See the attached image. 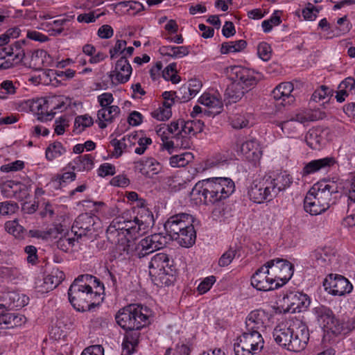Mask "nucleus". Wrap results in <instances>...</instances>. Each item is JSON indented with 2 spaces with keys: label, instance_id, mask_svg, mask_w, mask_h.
<instances>
[{
  "label": "nucleus",
  "instance_id": "f257e3e1",
  "mask_svg": "<svg viewBox=\"0 0 355 355\" xmlns=\"http://www.w3.org/2000/svg\"><path fill=\"white\" fill-rule=\"evenodd\" d=\"M272 336L283 349L299 352L308 344L309 330L302 320L295 318L279 323L273 330Z\"/></svg>",
  "mask_w": 355,
  "mask_h": 355
},
{
  "label": "nucleus",
  "instance_id": "f03ea898",
  "mask_svg": "<svg viewBox=\"0 0 355 355\" xmlns=\"http://www.w3.org/2000/svg\"><path fill=\"white\" fill-rule=\"evenodd\" d=\"M234 189V182L230 178H211L197 182L191 198L196 203L214 204L228 198Z\"/></svg>",
  "mask_w": 355,
  "mask_h": 355
},
{
  "label": "nucleus",
  "instance_id": "7ed1b4c3",
  "mask_svg": "<svg viewBox=\"0 0 355 355\" xmlns=\"http://www.w3.org/2000/svg\"><path fill=\"white\" fill-rule=\"evenodd\" d=\"M293 178L288 174L279 173L274 177L266 175L254 180L248 189V196L255 203L270 201L281 191L291 187Z\"/></svg>",
  "mask_w": 355,
  "mask_h": 355
},
{
  "label": "nucleus",
  "instance_id": "20e7f679",
  "mask_svg": "<svg viewBox=\"0 0 355 355\" xmlns=\"http://www.w3.org/2000/svg\"><path fill=\"white\" fill-rule=\"evenodd\" d=\"M88 274L79 275L68 291L69 300L73 307L78 311H90L99 305L103 297L98 291H94L91 285L85 284Z\"/></svg>",
  "mask_w": 355,
  "mask_h": 355
},
{
  "label": "nucleus",
  "instance_id": "39448f33",
  "mask_svg": "<svg viewBox=\"0 0 355 355\" xmlns=\"http://www.w3.org/2000/svg\"><path fill=\"white\" fill-rule=\"evenodd\" d=\"M232 73L235 76V82L227 87L225 95L230 103H236L241 99L246 92L257 84V73L253 70L241 66H234L232 69Z\"/></svg>",
  "mask_w": 355,
  "mask_h": 355
},
{
  "label": "nucleus",
  "instance_id": "423d86ee",
  "mask_svg": "<svg viewBox=\"0 0 355 355\" xmlns=\"http://www.w3.org/2000/svg\"><path fill=\"white\" fill-rule=\"evenodd\" d=\"M142 310L139 305L126 306L116 313V322L124 330L141 329L149 323L148 316Z\"/></svg>",
  "mask_w": 355,
  "mask_h": 355
},
{
  "label": "nucleus",
  "instance_id": "0eeeda50",
  "mask_svg": "<svg viewBox=\"0 0 355 355\" xmlns=\"http://www.w3.org/2000/svg\"><path fill=\"white\" fill-rule=\"evenodd\" d=\"M234 345L235 355H257L263 348L264 340L261 333L246 329Z\"/></svg>",
  "mask_w": 355,
  "mask_h": 355
},
{
  "label": "nucleus",
  "instance_id": "6e6552de",
  "mask_svg": "<svg viewBox=\"0 0 355 355\" xmlns=\"http://www.w3.org/2000/svg\"><path fill=\"white\" fill-rule=\"evenodd\" d=\"M341 189V184L334 180H322L313 186L309 191L313 193L318 199L321 200L329 209L330 206L336 202L337 195Z\"/></svg>",
  "mask_w": 355,
  "mask_h": 355
},
{
  "label": "nucleus",
  "instance_id": "1a4fd4ad",
  "mask_svg": "<svg viewBox=\"0 0 355 355\" xmlns=\"http://www.w3.org/2000/svg\"><path fill=\"white\" fill-rule=\"evenodd\" d=\"M268 264L270 265V276L279 288L286 284L293 275L294 266L286 259H272L268 261Z\"/></svg>",
  "mask_w": 355,
  "mask_h": 355
},
{
  "label": "nucleus",
  "instance_id": "9d476101",
  "mask_svg": "<svg viewBox=\"0 0 355 355\" xmlns=\"http://www.w3.org/2000/svg\"><path fill=\"white\" fill-rule=\"evenodd\" d=\"M324 331V339L331 341L336 337L345 336L355 329V318H352L347 321H341L336 316L323 326Z\"/></svg>",
  "mask_w": 355,
  "mask_h": 355
},
{
  "label": "nucleus",
  "instance_id": "9b49d317",
  "mask_svg": "<svg viewBox=\"0 0 355 355\" xmlns=\"http://www.w3.org/2000/svg\"><path fill=\"white\" fill-rule=\"evenodd\" d=\"M98 218L90 213L80 214L73 222L71 232L77 236V239L83 236L92 238L96 232L95 225Z\"/></svg>",
  "mask_w": 355,
  "mask_h": 355
},
{
  "label": "nucleus",
  "instance_id": "f8f14e48",
  "mask_svg": "<svg viewBox=\"0 0 355 355\" xmlns=\"http://www.w3.org/2000/svg\"><path fill=\"white\" fill-rule=\"evenodd\" d=\"M323 286L325 290L332 295L342 296L349 293L353 286L344 276L337 274H330L325 278Z\"/></svg>",
  "mask_w": 355,
  "mask_h": 355
},
{
  "label": "nucleus",
  "instance_id": "ddd939ff",
  "mask_svg": "<svg viewBox=\"0 0 355 355\" xmlns=\"http://www.w3.org/2000/svg\"><path fill=\"white\" fill-rule=\"evenodd\" d=\"M252 286L259 291H268L279 288L278 284H275L274 278L270 276V265L266 262L263 266L257 270L251 277Z\"/></svg>",
  "mask_w": 355,
  "mask_h": 355
},
{
  "label": "nucleus",
  "instance_id": "4468645a",
  "mask_svg": "<svg viewBox=\"0 0 355 355\" xmlns=\"http://www.w3.org/2000/svg\"><path fill=\"white\" fill-rule=\"evenodd\" d=\"M269 319V314L264 310L252 311L245 319V328L248 331H254L261 334L266 330Z\"/></svg>",
  "mask_w": 355,
  "mask_h": 355
},
{
  "label": "nucleus",
  "instance_id": "2eb2a0df",
  "mask_svg": "<svg viewBox=\"0 0 355 355\" xmlns=\"http://www.w3.org/2000/svg\"><path fill=\"white\" fill-rule=\"evenodd\" d=\"M326 117V113L319 109L306 110L295 114L291 120L284 121L281 123L283 131L288 130L295 121L300 123H305L310 121H315L323 119Z\"/></svg>",
  "mask_w": 355,
  "mask_h": 355
},
{
  "label": "nucleus",
  "instance_id": "dca6fc26",
  "mask_svg": "<svg viewBox=\"0 0 355 355\" xmlns=\"http://www.w3.org/2000/svg\"><path fill=\"white\" fill-rule=\"evenodd\" d=\"M26 322V318L19 313L11 312L5 305L0 304V327L6 325V329L20 327Z\"/></svg>",
  "mask_w": 355,
  "mask_h": 355
},
{
  "label": "nucleus",
  "instance_id": "f3484780",
  "mask_svg": "<svg viewBox=\"0 0 355 355\" xmlns=\"http://www.w3.org/2000/svg\"><path fill=\"white\" fill-rule=\"evenodd\" d=\"M161 169L160 163L153 157H147L134 162L135 171L140 173L146 178H151Z\"/></svg>",
  "mask_w": 355,
  "mask_h": 355
},
{
  "label": "nucleus",
  "instance_id": "a211bd4d",
  "mask_svg": "<svg viewBox=\"0 0 355 355\" xmlns=\"http://www.w3.org/2000/svg\"><path fill=\"white\" fill-rule=\"evenodd\" d=\"M288 311L292 313L302 312L310 305L311 301L306 294L301 292L290 293L286 295Z\"/></svg>",
  "mask_w": 355,
  "mask_h": 355
},
{
  "label": "nucleus",
  "instance_id": "6ab92c4d",
  "mask_svg": "<svg viewBox=\"0 0 355 355\" xmlns=\"http://www.w3.org/2000/svg\"><path fill=\"white\" fill-rule=\"evenodd\" d=\"M293 85L290 82L282 83L277 85L272 92V96L275 101L282 100L283 105L292 104L295 98L292 94Z\"/></svg>",
  "mask_w": 355,
  "mask_h": 355
},
{
  "label": "nucleus",
  "instance_id": "aec40b11",
  "mask_svg": "<svg viewBox=\"0 0 355 355\" xmlns=\"http://www.w3.org/2000/svg\"><path fill=\"white\" fill-rule=\"evenodd\" d=\"M139 223L136 221L135 216L133 220H123V222H114L113 221L111 225L108 227L107 233L110 235L117 234L119 235V230L125 231L128 234H135L139 233L142 230L139 225Z\"/></svg>",
  "mask_w": 355,
  "mask_h": 355
},
{
  "label": "nucleus",
  "instance_id": "412c9836",
  "mask_svg": "<svg viewBox=\"0 0 355 355\" xmlns=\"http://www.w3.org/2000/svg\"><path fill=\"white\" fill-rule=\"evenodd\" d=\"M132 67L125 56H121L117 60L114 71H112L110 77L115 76V79L118 83L123 84L128 82L132 73Z\"/></svg>",
  "mask_w": 355,
  "mask_h": 355
},
{
  "label": "nucleus",
  "instance_id": "4be33fe9",
  "mask_svg": "<svg viewBox=\"0 0 355 355\" xmlns=\"http://www.w3.org/2000/svg\"><path fill=\"white\" fill-rule=\"evenodd\" d=\"M122 343V355H131L137 351L141 336L140 329H126Z\"/></svg>",
  "mask_w": 355,
  "mask_h": 355
},
{
  "label": "nucleus",
  "instance_id": "5701e85b",
  "mask_svg": "<svg viewBox=\"0 0 355 355\" xmlns=\"http://www.w3.org/2000/svg\"><path fill=\"white\" fill-rule=\"evenodd\" d=\"M172 266L168 254L157 253L152 257L149 263L150 274L156 275L162 271L173 272Z\"/></svg>",
  "mask_w": 355,
  "mask_h": 355
},
{
  "label": "nucleus",
  "instance_id": "b1692460",
  "mask_svg": "<svg viewBox=\"0 0 355 355\" xmlns=\"http://www.w3.org/2000/svg\"><path fill=\"white\" fill-rule=\"evenodd\" d=\"M145 200L140 199L137 205V211L136 221L139 223L142 230L154 225V216L152 211L145 206Z\"/></svg>",
  "mask_w": 355,
  "mask_h": 355
},
{
  "label": "nucleus",
  "instance_id": "393cba45",
  "mask_svg": "<svg viewBox=\"0 0 355 355\" xmlns=\"http://www.w3.org/2000/svg\"><path fill=\"white\" fill-rule=\"evenodd\" d=\"M50 105H53V101L45 98L38 99L33 107L37 110V119L40 121H51L55 116V112L53 109L49 111Z\"/></svg>",
  "mask_w": 355,
  "mask_h": 355
},
{
  "label": "nucleus",
  "instance_id": "a878e982",
  "mask_svg": "<svg viewBox=\"0 0 355 355\" xmlns=\"http://www.w3.org/2000/svg\"><path fill=\"white\" fill-rule=\"evenodd\" d=\"M304 210L311 215H318L324 212L328 208L321 200L311 192L308 191L304 200Z\"/></svg>",
  "mask_w": 355,
  "mask_h": 355
},
{
  "label": "nucleus",
  "instance_id": "bb28decb",
  "mask_svg": "<svg viewBox=\"0 0 355 355\" xmlns=\"http://www.w3.org/2000/svg\"><path fill=\"white\" fill-rule=\"evenodd\" d=\"M120 114V108L117 105L100 109L97 112L98 126L101 129L107 127V123L113 122L116 116Z\"/></svg>",
  "mask_w": 355,
  "mask_h": 355
},
{
  "label": "nucleus",
  "instance_id": "cd10ccee",
  "mask_svg": "<svg viewBox=\"0 0 355 355\" xmlns=\"http://www.w3.org/2000/svg\"><path fill=\"white\" fill-rule=\"evenodd\" d=\"M198 102L207 107L211 110H205L207 114H219L223 108V103L220 99L216 98L210 94H204L198 99Z\"/></svg>",
  "mask_w": 355,
  "mask_h": 355
},
{
  "label": "nucleus",
  "instance_id": "c85d7f7f",
  "mask_svg": "<svg viewBox=\"0 0 355 355\" xmlns=\"http://www.w3.org/2000/svg\"><path fill=\"white\" fill-rule=\"evenodd\" d=\"M137 139V135H130L124 136L122 139H113L110 141V144L114 147L112 155L114 157L118 158L123 154L128 146L135 144V141Z\"/></svg>",
  "mask_w": 355,
  "mask_h": 355
},
{
  "label": "nucleus",
  "instance_id": "c756f323",
  "mask_svg": "<svg viewBox=\"0 0 355 355\" xmlns=\"http://www.w3.org/2000/svg\"><path fill=\"white\" fill-rule=\"evenodd\" d=\"M335 162L334 158L330 157L312 160L307 163L304 167L303 174L309 175L315 173L321 169L329 168L333 166Z\"/></svg>",
  "mask_w": 355,
  "mask_h": 355
},
{
  "label": "nucleus",
  "instance_id": "7c9ffc66",
  "mask_svg": "<svg viewBox=\"0 0 355 355\" xmlns=\"http://www.w3.org/2000/svg\"><path fill=\"white\" fill-rule=\"evenodd\" d=\"M134 243L128 240L125 236L123 235L119 239V242L115 247L116 258L125 259L127 257L133 256Z\"/></svg>",
  "mask_w": 355,
  "mask_h": 355
},
{
  "label": "nucleus",
  "instance_id": "2f4dec72",
  "mask_svg": "<svg viewBox=\"0 0 355 355\" xmlns=\"http://www.w3.org/2000/svg\"><path fill=\"white\" fill-rule=\"evenodd\" d=\"M94 157L90 154H85L76 157L72 163H69V166L74 171H89L94 168Z\"/></svg>",
  "mask_w": 355,
  "mask_h": 355
},
{
  "label": "nucleus",
  "instance_id": "473e14b6",
  "mask_svg": "<svg viewBox=\"0 0 355 355\" xmlns=\"http://www.w3.org/2000/svg\"><path fill=\"white\" fill-rule=\"evenodd\" d=\"M196 239V232L194 227H189V229L178 233L177 236H173V239L176 241L181 246L189 248L192 246Z\"/></svg>",
  "mask_w": 355,
  "mask_h": 355
},
{
  "label": "nucleus",
  "instance_id": "72a5a7b5",
  "mask_svg": "<svg viewBox=\"0 0 355 355\" xmlns=\"http://www.w3.org/2000/svg\"><path fill=\"white\" fill-rule=\"evenodd\" d=\"M180 218L191 219V215L185 213L178 214L171 216L164 223V229L172 239H173V236H177L179 233L178 224Z\"/></svg>",
  "mask_w": 355,
  "mask_h": 355
},
{
  "label": "nucleus",
  "instance_id": "f704fd0d",
  "mask_svg": "<svg viewBox=\"0 0 355 355\" xmlns=\"http://www.w3.org/2000/svg\"><path fill=\"white\" fill-rule=\"evenodd\" d=\"M159 51L162 55L173 58H181L189 53V48L185 46H162L159 48Z\"/></svg>",
  "mask_w": 355,
  "mask_h": 355
},
{
  "label": "nucleus",
  "instance_id": "c9c22d12",
  "mask_svg": "<svg viewBox=\"0 0 355 355\" xmlns=\"http://www.w3.org/2000/svg\"><path fill=\"white\" fill-rule=\"evenodd\" d=\"M323 140L322 130L318 128L309 130L305 136L306 144L314 150H319L321 148Z\"/></svg>",
  "mask_w": 355,
  "mask_h": 355
},
{
  "label": "nucleus",
  "instance_id": "e433bc0d",
  "mask_svg": "<svg viewBox=\"0 0 355 355\" xmlns=\"http://www.w3.org/2000/svg\"><path fill=\"white\" fill-rule=\"evenodd\" d=\"M64 279V273L62 271L53 269L44 278V284L46 286V289L52 290L56 288Z\"/></svg>",
  "mask_w": 355,
  "mask_h": 355
},
{
  "label": "nucleus",
  "instance_id": "4c0bfd02",
  "mask_svg": "<svg viewBox=\"0 0 355 355\" xmlns=\"http://www.w3.org/2000/svg\"><path fill=\"white\" fill-rule=\"evenodd\" d=\"M241 150L248 158L258 159L261 154L259 144L254 139L248 140L243 143Z\"/></svg>",
  "mask_w": 355,
  "mask_h": 355
},
{
  "label": "nucleus",
  "instance_id": "58836bf2",
  "mask_svg": "<svg viewBox=\"0 0 355 355\" xmlns=\"http://www.w3.org/2000/svg\"><path fill=\"white\" fill-rule=\"evenodd\" d=\"M247 46V42L244 40L236 41L225 42L222 43L220 53L227 54L229 53H236L243 51Z\"/></svg>",
  "mask_w": 355,
  "mask_h": 355
},
{
  "label": "nucleus",
  "instance_id": "ea45409f",
  "mask_svg": "<svg viewBox=\"0 0 355 355\" xmlns=\"http://www.w3.org/2000/svg\"><path fill=\"white\" fill-rule=\"evenodd\" d=\"M352 28V24L347 17L345 15L338 18L336 23L333 25L331 34L334 36H340L347 33Z\"/></svg>",
  "mask_w": 355,
  "mask_h": 355
},
{
  "label": "nucleus",
  "instance_id": "a19ab883",
  "mask_svg": "<svg viewBox=\"0 0 355 355\" xmlns=\"http://www.w3.org/2000/svg\"><path fill=\"white\" fill-rule=\"evenodd\" d=\"M313 312L318 321L321 322L323 326L335 316L333 311L329 307L321 304L315 307Z\"/></svg>",
  "mask_w": 355,
  "mask_h": 355
},
{
  "label": "nucleus",
  "instance_id": "79ce46f5",
  "mask_svg": "<svg viewBox=\"0 0 355 355\" xmlns=\"http://www.w3.org/2000/svg\"><path fill=\"white\" fill-rule=\"evenodd\" d=\"M194 159L193 155L190 152H186L180 155H173L170 158V165L172 167H184Z\"/></svg>",
  "mask_w": 355,
  "mask_h": 355
},
{
  "label": "nucleus",
  "instance_id": "37998d69",
  "mask_svg": "<svg viewBox=\"0 0 355 355\" xmlns=\"http://www.w3.org/2000/svg\"><path fill=\"white\" fill-rule=\"evenodd\" d=\"M62 226L55 227L53 228L49 229L48 231H41L39 230H31L28 232V236L32 238H37L42 239H47L51 236H53L55 238L58 237V234H61Z\"/></svg>",
  "mask_w": 355,
  "mask_h": 355
},
{
  "label": "nucleus",
  "instance_id": "c03bdc74",
  "mask_svg": "<svg viewBox=\"0 0 355 355\" xmlns=\"http://www.w3.org/2000/svg\"><path fill=\"white\" fill-rule=\"evenodd\" d=\"M26 42V40H21L17 41L13 44H12L14 51V58L10 59V62L12 64V67L21 63L24 60L25 57V52L24 49H23V46L25 45Z\"/></svg>",
  "mask_w": 355,
  "mask_h": 355
},
{
  "label": "nucleus",
  "instance_id": "a18cd8bd",
  "mask_svg": "<svg viewBox=\"0 0 355 355\" xmlns=\"http://www.w3.org/2000/svg\"><path fill=\"white\" fill-rule=\"evenodd\" d=\"M212 214L217 219L224 222L233 216L232 210L230 205H218L214 209Z\"/></svg>",
  "mask_w": 355,
  "mask_h": 355
},
{
  "label": "nucleus",
  "instance_id": "49530a36",
  "mask_svg": "<svg viewBox=\"0 0 355 355\" xmlns=\"http://www.w3.org/2000/svg\"><path fill=\"white\" fill-rule=\"evenodd\" d=\"M66 152L65 148L63 147L60 142H54L49 145L46 150V157L47 159L51 161L53 159L62 155Z\"/></svg>",
  "mask_w": 355,
  "mask_h": 355
},
{
  "label": "nucleus",
  "instance_id": "de8ad7c7",
  "mask_svg": "<svg viewBox=\"0 0 355 355\" xmlns=\"http://www.w3.org/2000/svg\"><path fill=\"white\" fill-rule=\"evenodd\" d=\"M93 123L92 118L87 114L78 116L75 119L73 131L77 130L78 133H80L85 128L91 126Z\"/></svg>",
  "mask_w": 355,
  "mask_h": 355
},
{
  "label": "nucleus",
  "instance_id": "09e8293b",
  "mask_svg": "<svg viewBox=\"0 0 355 355\" xmlns=\"http://www.w3.org/2000/svg\"><path fill=\"white\" fill-rule=\"evenodd\" d=\"M76 174L74 172H65L62 175L57 174L52 178L51 181L55 184L54 187L55 189H59L62 186V183L73 181L76 180Z\"/></svg>",
  "mask_w": 355,
  "mask_h": 355
},
{
  "label": "nucleus",
  "instance_id": "8fccbe9b",
  "mask_svg": "<svg viewBox=\"0 0 355 355\" xmlns=\"http://www.w3.org/2000/svg\"><path fill=\"white\" fill-rule=\"evenodd\" d=\"M5 230L15 237L22 236V234L25 230L17 220L7 221L5 223Z\"/></svg>",
  "mask_w": 355,
  "mask_h": 355
},
{
  "label": "nucleus",
  "instance_id": "3c124183",
  "mask_svg": "<svg viewBox=\"0 0 355 355\" xmlns=\"http://www.w3.org/2000/svg\"><path fill=\"white\" fill-rule=\"evenodd\" d=\"M105 15V12H98V10H94L88 13L80 14L77 17V21L80 23H92L95 22L97 19Z\"/></svg>",
  "mask_w": 355,
  "mask_h": 355
},
{
  "label": "nucleus",
  "instance_id": "603ef678",
  "mask_svg": "<svg viewBox=\"0 0 355 355\" xmlns=\"http://www.w3.org/2000/svg\"><path fill=\"white\" fill-rule=\"evenodd\" d=\"M155 250H160L168 243V239L162 234H154L148 236Z\"/></svg>",
  "mask_w": 355,
  "mask_h": 355
},
{
  "label": "nucleus",
  "instance_id": "864d4df0",
  "mask_svg": "<svg viewBox=\"0 0 355 355\" xmlns=\"http://www.w3.org/2000/svg\"><path fill=\"white\" fill-rule=\"evenodd\" d=\"M190 92L189 87H188L187 84L183 85L177 92H174L177 101L182 103L187 102L191 99L193 96Z\"/></svg>",
  "mask_w": 355,
  "mask_h": 355
},
{
  "label": "nucleus",
  "instance_id": "5fc2aeb1",
  "mask_svg": "<svg viewBox=\"0 0 355 355\" xmlns=\"http://www.w3.org/2000/svg\"><path fill=\"white\" fill-rule=\"evenodd\" d=\"M257 54L262 60H269L272 54L270 44L264 42L259 43L257 46Z\"/></svg>",
  "mask_w": 355,
  "mask_h": 355
},
{
  "label": "nucleus",
  "instance_id": "6e6d98bb",
  "mask_svg": "<svg viewBox=\"0 0 355 355\" xmlns=\"http://www.w3.org/2000/svg\"><path fill=\"white\" fill-rule=\"evenodd\" d=\"M236 249L230 248L228 250L224 252L218 260V265L220 267H225L230 265L236 254Z\"/></svg>",
  "mask_w": 355,
  "mask_h": 355
},
{
  "label": "nucleus",
  "instance_id": "4d7b16f0",
  "mask_svg": "<svg viewBox=\"0 0 355 355\" xmlns=\"http://www.w3.org/2000/svg\"><path fill=\"white\" fill-rule=\"evenodd\" d=\"M174 138L175 139V147L187 149L190 148L193 144L191 136L184 134L178 135V132H177Z\"/></svg>",
  "mask_w": 355,
  "mask_h": 355
},
{
  "label": "nucleus",
  "instance_id": "13d9d810",
  "mask_svg": "<svg viewBox=\"0 0 355 355\" xmlns=\"http://www.w3.org/2000/svg\"><path fill=\"white\" fill-rule=\"evenodd\" d=\"M128 5V14L136 15L138 12L145 10L144 5L136 1H126L125 3L119 4V7Z\"/></svg>",
  "mask_w": 355,
  "mask_h": 355
},
{
  "label": "nucleus",
  "instance_id": "bf43d9fd",
  "mask_svg": "<svg viewBox=\"0 0 355 355\" xmlns=\"http://www.w3.org/2000/svg\"><path fill=\"white\" fill-rule=\"evenodd\" d=\"M319 12V10L316 6L312 3H308V5L302 9V14L304 19L313 21L317 17Z\"/></svg>",
  "mask_w": 355,
  "mask_h": 355
},
{
  "label": "nucleus",
  "instance_id": "052dcab7",
  "mask_svg": "<svg viewBox=\"0 0 355 355\" xmlns=\"http://www.w3.org/2000/svg\"><path fill=\"white\" fill-rule=\"evenodd\" d=\"M216 279L214 275L205 277L198 285L197 290L200 294L207 293L212 287L213 284L216 282Z\"/></svg>",
  "mask_w": 355,
  "mask_h": 355
},
{
  "label": "nucleus",
  "instance_id": "680f3d73",
  "mask_svg": "<svg viewBox=\"0 0 355 355\" xmlns=\"http://www.w3.org/2000/svg\"><path fill=\"white\" fill-rule=\"evenodd\" d=\"M190 349L185 344H178L175 348H168L164 355H189Z\"/></svg>",
  "mask_w": 355,
  "mask_h": 355
},
{
  "label": "nucleus",
  "instance_id": "e2e57ef3",
  "mask_svg": "<svg viewBox=\"0 0 355 355\" xmlns=\"http://www.w3.org/2000/svg\"><path fill=\"white\" fill-rule=\"evenodd\" d=\"M249 121L245 115L236 114L231 119V124L234 129H241L248 125Z\"/></svg>",
  "mask_w": 355,
  "mask_h": 355
},
{
  "label": "nucleus",
  "instance_id": "0e129e2a",
  "mask_svg": "<svg viewBox=\"0 0 355 355\" xmlns=\"http://www.w3.org/2000/svg\"><path fill=\"white\" fill-rule=\"evenodd\" d=\"M69 125V120L66 116H60L55 121V133L62 135L65 132V128Z\"/></svg>",
  "mask_w": 355,
  "mask_h": 355
},
{
  "label": "nucleus",
  "instance_id": "69168bd1",
  "mask_svg": "<svg viewBox=\"0 0 355 355\" xmlns=\"http://www.w3.org/2000/svg\"><path fill=\"white\" fill-rule=\"evenodd\" d=\"M331 93L330 89L322 85L320 87V89H316L311 96V100L318 102L321 100H324L327 96H329V94Z\"/></svg>",
  "mask_w": 355,
  "mask_h": 355
},
{
  "label": "nucleus",
  "instance_id": "338daca9",
  "mask_svg": "<svg viewBox=\"0 0 355 355\" xmlns=\"http://www.w3.org/2000/svg\"><path fill=\"white\" fill-rule=\"evenodd\" d=\"M171 110L162 107H159L151 113L152 116L159 121H166L171 116Z\"/></svg>",
  "mask_w": 355,
  "mask_h": 355
},
{
  "label": "nucleus",
  "instance_id": "774afa93",
  "mask_svg": "<svg viewBox=\"0 0 355 355\" xmlns=\"http://www.w3.org/2000/svg\"><path fill=\"white\" fill-rule=\"evenodd\" d=\"M81 355H104V349L101 345H92L85 348Z\"/></svg>",
  "mask_w": 355,
  "mask_h": 355
}]
</instances>
